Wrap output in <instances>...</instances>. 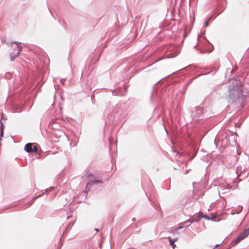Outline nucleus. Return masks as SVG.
Returning <instances> with one entry per match:
<instances>
[{"label": "nucleus", "instance_id": "obj_15", "mask_svg": "<svg viewBox=\"0 0 249 249\" xmlns=\"http://www.w3.org/2000/svg\"><path fill=\"white\" fill-rule=\"evenodd\" d=\"M186 223V221H185L184 223H183L184 224V223Z\"/></svg>", "mask_w": 249, "mask_h": 249}, {"label": "nucleus", "instance_id": "obj_5", "mask_svg": "<svg viewBox=\"0 0 249 249\" xmlns=\"http://www.w3.org/2000/svg\"><path fill=\"white\" fill-rule=\"evenodd\" d=\"M184 223H180L178 228L172 230L170 232L174 233L177 232L178 230L182 229L183 227Z\"/></svg>", "mask_w": 249, "mask_h": 249}, {"label": "nucleus", "instance_id": "obj_8", "mask_svg": "<svg viewBox=\"0 0 249 249\" xmlns=\"http://www.w3.org/2000/svg\"><path fill=\"white\" fill-rule=\"evenodd\" d=\"M38 151V148L35 145L34 146V147L33 148V152H36Z\"/></svg>", "mask_w": 249, "mask_h": 249}, {"label": "nucleus", "instance_id": "obj_11", "mask_svg": "<svg viewBox=\"0 0 249 249\" xmlns=\"http://www.w3.org/2000/svg\"><path fill=\"white\" fill-rule=\"evenodd\" d=\"M1 135H2L3 134V124H2L1 123Z\"/></svg>", "mask_w": 249, "mask_h": 249}, {"label": "nucleus", "instance_id": "obj_6", "mask_svg": "<svg viewBox=\"0 0 249 249\" xmlns=\"http://www.w3.org/2000/svg\"><path fill=\"white\" fill-rule=\"evenodd\" d=\"M168 238L169 239V241L170 242V245L172 246V248L174 249L176 247L175 242L177 240V239L173 240L170 237H168Z\"/></svg>", "mask_w": 249, "mask_h": 249}, {"label": "nucleus", "instance_id": "obj_7", "mask_svg": "<svg viewBox=\"0 0 249 249\" xmlns=\"http://www.w3.org/2000/svg\"><path fill=\"white\" fill-rule=\"evenodd\" d=\"M95 182H101V181L100 180H95L94 181H89V182H88L87 183V186H88V185H90V184H93V183H94Z\"/></svg>", "mask_w": 249, "mask_h": 249}, {"label": "nucleus", "instance_id": "obj_9", "mask_svg": "<svg viewBox=\"0 0 249 249\" xmlns=\"http://www.w3.org/2000/svg\"><path fill=\"white\" fill-rule=\"evenodd\" d=\"M40 196H36V197H35L33 199L32 201L31 202H30V205H32V203L34 202V201H35V200L37 198L39 197Z\"/></svg>", "mask_w": 249, "mask_h": 249}, {"label": "nucleus", "instance_id": "obj_2", "mask_svg": "<svg viewBox=\"0 0 249 249\" xmlns=\"http://www.w3.org/2000/svg\"><path fill=\"white\" fill-rule=\"evenodd\" d=\"M249 235V228L246 230H245L243 232H242L239 236L235 240L234 243L235 244H237L239 243L241 240L244 239Z\"/></svg>", "mask_w": 249, "mask_h": 249}, {"label": "nucleus", "instance_id": "obj_10", "mask_svg": "<svg viewBox=\"0 0 249 249\" xmlns=\"http://www.w3.org/2000/svg\"><path fill=\"white\" fill-rule=\"evenodd\" d=\"M203 218H205V219H207L208 220L210 219V218L206 214H203Z\"/></svg>", "mask_w": 249, "mask_h": 249}, {"label": "nucleus", "instance_id": "obj_4", "mask_svg": "<svg viewBox=\"0 0 249 249\" xmlns=\"http://www.w3.org/2000/svg\"><path fill=\"white\" fill-rule=\"evenodd\" d=\"M25 150L28 153L33 152V144L32 143L26 144L25 146Z\"/></svg>", "mask_w": 249, "mask_h": 249}, {"label": "nucleus", "instance_id": "obj_12", "mask_svg": "<svg viewBox=\"0 0 249 249\" xmlns=\"http://www.w3.org/2000/svg\"><path fill=\"white\" fill-rule=\"evenodd\" d=\"M95 230H96V231H97V232H98V231H99V230H98V229H95Z\"/></svg>", "mask_w": 249, "mask_h": 249}, {"label": "nucleus", "instance_id": "obj_3", "mask_svg": "<svg viewBox=\"0 0 249 249\" xmlns=\"http://www.w3.org/2000/svg\"><path fill=\"white\" fill-rule=\"evenodd\" d=\"M203 213H202L200 212V213H196L194 215V218H195V219L192 220H189V221L190 223H192L194 221H198L201 218H203Z\"/></svg>", "mask_w": 249, "mask_h": 249}, {"label": "nucleus", "instance_id": "obj_14", "mask_svg": "<svg viewBox=\"0 0 249 249\" xmlns=\"http://www.w3.org/2000/svg\"><path fill=\"white\" fill-rule=\"evenodd\" d=\"M186 223V221H185L184 223H183L184 224V223Z\"/></svg>", "mask_w": 249, "mask_h": 249}, {"label": "nucleus", "instance_id": "obj_1", "mask_svg": "<svg viewBox=\"0 0 249 249\" xmlns=\"http://www.w3.org/2000/svg\"><path fill=\"white\" fill-rule=\"evenodd\" d=\"M13 44H15V47L14 48L16 49V51H17V52L16 53H15V52H13L11 53L10 56H11V61H13L14 59H15L17 57H18L19 55V54L21 52V49H22L21 47H20V46L19 43H18L17 42H14V43H12L11 45H12Z\"/></svg>", "mask_w": 249, "mask_h": 249}, {"label": "nucleus", "instance_id": "obj_13", "mask_svg": "<svg viewBox=\"0 0 249 249\" xmlns=\"http://www.w3.org/2000/svg\"><path fill=\"white\" fill-rule=\"evenodd\" d=\"M218 246H219L218 245H216L215 246V248H217V247H218Z\"/></svg>", "mask_w": 249, "mask_h": 249}]
</instances>
